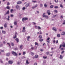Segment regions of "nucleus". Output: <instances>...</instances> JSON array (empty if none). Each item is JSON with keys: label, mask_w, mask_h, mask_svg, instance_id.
I'll return each instance as SVG.
<instances>
[{"label": "nucleus", "mask_w": 65, "mask_h": 65, "mask_svg": "<svg viewBox=\"0 0 65 65\" xmlns=\"http://www.w3.org/2000/svg\"><path fill=\"white\" fill-rule=\"evenodd\" d=\"M12 54L14 55V56H18V54L16 53L15 52H14V51H12Z\"/></svg>", "instance_id": "obj_1"}, {"label": "nucleus", "mask_w": 65, "mask_h": 65, "mask_svg": "<svg viewBox=\"0 0 65 65\" xmlns=\"http://www.w3.org/2000/svg\"><path fill=\"white\" fill-rule=\"evenodd\" d=\"M28 19L27 18H24L22 19V21L23 22H24V21H26V20H28Z\"/></svg>", "instance_id": "obj_2"}, {"label": "nucleus", "mask_w": 65, "mask_h": 65, "mask_svg": "<svg viewBox=\"0 0 65 65\" xmlns=\"http://www.w3.org/2000/svg\"><path fill=\"white\" fill-rule=\"evenodd\" d=\"M18 35V33L17 32H15V35L13 36V38L14 39H15V38H17V35Z\"/></svg>", "instance_id": "obj_3"}, {"label": "nucleus", "mask_w": 65, "mask_h": 65, "mask_svg": "<svg viewBox=\"0 0 65 65\" xmlns=\"http://www.w3.org/2000/svg\"><path fill=\"white\" fill-rule=\"evenodd\" d=\"M44 14H45V13L43 14V17L44 18H45L46 19H48V16H47L45 15H44Z\"/></svg>", "instance_id": "obj_4"}, {"label": "nucleus", "mask_w": 65, "mask_h": 65, "mask_svg": "<svg viewBox=\"0 0 65 65\" xmlns=\"http://www.w3.org/2000/svg\"><path fill=\"white\" fill-rule=\"evenodd\" d=\"M50 12H51V10H47V13L48 14V15H50L51 14V13H50Z\"/></svg>", "instance_id": "obj_5"}, {"label": "nucleus", "mask_w": 65, "mask_h": 65, "mask_svg": "<svg viewBox=\"0 0 65 65\" xmlns=\"http://www.w3.org/2000/svg\"><path fill=\"white\" fill-rule=\"evenodd\" d=\"M16 38L15 40H16L17 43H18L19 42V39L18 38Z\"/></svg>", "instance_id": "obj_6"}, {"label": "nucleus", "mask_w": 65, "mask_h": 65, "mask_svg": "<svg viewBox=\"0 0 65 65\" xmlns=\"http://www.w3.org/2000/svg\"><path fill=\"white\" fill-rule=\"evenodd\" d=\"M16 8L17 9H19V10H20V6H19L17 5L16 6Z\"/></svg>", "instance_id": "obj_7"}, {"label": "nucleus", "mask_w": 65, "mask_h": 65, "mask_svg": "<svg viewBox=\"0 0 65 65\" xmlns=\"http://www.w3.org/2000/svg\"><path fill=\"white\" fill-rule=\"evenodd\" d=\"M62 46H63V47H65V42H64L62 43Z\"/></svg>", "instance_id": "obj_8"}, {"label": "nucleus", "mask_w": 65, "mask_h": 65, "mask_svg": "<svg viewBox=\"0 0 65 65\" xmlns=\"http://www.w3.org/2000/svg\"><path fill=\"white\" fill-rule=\"evenodd\" d=\"M52 29L53 30H54V31H55V32H56V31H57V29H56V27H53Z\"/></svg>", "instance_id": "obj_9"}, {"label": "nucleus", "mask_w": 65, "mask_h": 65, "mask_svg": "<svg viewBox=\"0 0 65 65\" xmlns=\"http://www.w3.org/2000/svg\"><path fill=\"white\" fill-rule=\"evenodd\" d=\"M37 7V5L36 4L35 6H33L32 7V9H34L35 8H36V7Z\"/></svg>", "instance_id": "obj_10"}, {"label": "nucleus", "mask_w": 65, "mask_h": 65, "mask_svg": "<svg viewBox=\"0 0 65 65\" xmlns=\"http://www.w3.org/2000/svg\"><path fill=\"white\" fill-rule=\"evenodd\" d=\"M29 5H30V3H28L25 6L26 7H28L29 6Z\"/></svg>", "instance_id": "obj_11"}, {"label": "nucleus", "mask_w": 65, "mask_h": 65, "mask_svg": "<svg viewBox=\"0 0 65 65\" xmlns=\"http://www.w3.org/2000/svg\"><path fill=\"white\" fill-rule=\"evenodd\" d=\"M22 3V2L21 1H19L17 3V4H21V3Z\"/></svg>", "instance_id": "obj_12"}, {"label": "nucleus", "mask_w": 65, "mask_h": 65, "mask_svg": "<svg viewBox=\"0 0 65 65\" xmlns=\"http://www.w3.org/2000/svg\"><path fill=\"white\" fill-rule=\"evenodd\" d=\"M59 58L61 59H63V56L61 55H60Z\"/></svg>", "instance_id": "obj_13"}, {"label": "nucleus", "mask_w": 65, "mask_h": 65, "mask_svg": "<svg viewBox=\"0 0 65 65\" xmlns=\"http://www.w3.org/2000/svg\"><path fill=\"white\" fill-rule=\"evenodd\" d=\"M2 32L3 33V34H5V33H6V31H5L2 30Z\"/></svg>", "instance_id": "obj_14"}, {"label": "nucleus", "mask_w": 65, "mask_h": 65, "mask_svg": "<svg viewBox=\"0 0 65 65\" xmlns=\"http://www.w3.org/2000/svg\"><path fill=\"white\" fill-rule=\"evenodd\" d=\"M26 63L27 64H29V61H28V60H27L26 61Z\"/></svg>", "instance_id": "obj_15"}, {"label": "nucleus", "mask_w": 65, "mask_h": 65, "mask_svg": "<svg viewBox=\"0 0 65 65\" xmlns=\"http://www.w3.org/2000/svg\"><path fill=\"white\" fill-rule=\"evenodd\" d=\"M7 24H6V23H5L4 25V27H5V28H7Z\"/></svg>", "instance_id": "obj_16"}, {"label": "nucleus", "mask_w": 65, "mask_h": 65, "mask_svg": "<svg viewBox=\"0 0 65 65\" xmlns=\"http://www.w3.org/2000/svg\"><path fill=\"white\" fill-rule=\"evenodd\" d=\"M10 54V53H7L6 54V56H7L8 57V56H9Z\"/></svg>", "instance_id": "obj_17"}, {"label": "nucleus", "mask_w": 65, "mask_h": 65, "mask_svg": "<svg viewBox=\"0 0 65 65\" xmlns=\"http://www.w3.org/2000/svg\"><path fill=\"white\" fill-rule=\"evenodd\" d=\"M13 62L12 61H9V64H12Z\"/></svg>", "instance_id": "obj_18"}, {"label": "nucleus", "mask_w": 65, "mask_h": 65, "mask_svg": "<svg viewBox=\"0 0 65 65\" xmlns=\"http://www.w3.org/2000/svg\"><path fill=\"white\" fill-rule=\"evenodd\" d=\"M54 7V5H51V6H50V8H53Z\"/></svg>", "instance_id": "obj_19"}, {"label": "nucleus", "mask_w": 65, "mask_h": 65, "mask_svg": "<svg viewBox=\"0 0 65 65\" xmlns=\"http://www.w3.org/2000/svg\"><path fill=\"white\" fill-rule=\"evenodd\" d=\"M39 40L40 41H41H41H43V39H39Z\"/></svg>", "instance_id": "obj_20"}, {"label": "nucleus", "mask_w": 65, "mask_h": 65, "mask_svg": "<svg viewBox=\"0 0 65 65\" xmlns=\"http://www.w3.org/2000/svg\"><path fill=\"white\" fill-rule=\"evenodd\" d=\"M34 48V47H32L31 48V49H30V51H32Z\"/></svg>", "instance_id": "obj_21"}, {"label": "nucleus", "mask_w": 65, "mask_h": 65, "mask_svg": "<svg viewBox=\"0 0 65 65\" xmlns=\"http://www.w3.org/2000/svg\"><path fill=\"white\" fill-rule=\"evenodd\" d=\"M39 39H40L41 38H42V36L41 35H40L39 37Z\"/></svg>", "instance_id": "obj_22"}, {"label": "nucleus", "mask_w": 65, "mask_h": 65, "mask_svg": "<svg viewBox=\"0 0 65 65\" xmlns=\"http://www.w3.org/2000/svg\"><path fill=\"white\" fill-rule=\"evenodd\" d=\"M30 53L31 54V55H32V56H33L34 55V53H33L32 52H31Z\"/></svg>", "instance_id": "obj_23"}, {"label": "nucleus", "mask_w": 65, "mask_h": 65, "mask_svg": "<svg viewBox=\"0 0 65 65\" xmlns=\"http://www.w3.org/2000/svg\"><path fill=\"white\" fill-rule=\"evenodd\" d=\"M23 46V45H21L20 46V48H22V47Z\"/></svg>", "instance_id": "obj_24"}, {"label": "nucleus", "mask_w": 65, "mask_h": 65, "mask_svg": "<svg viewBox=\"0 0 65 65\" xmlns=\"http://www.w3.org/2000/svg\"><path fill=\"white\" fill-rule=\"evenodd\" d=\"M11 45L12 46H14V44H13V43H11Z\"/></svg>", "instance_id": "obj_25"}, {"label": "nucleus", "mask_w": 65, "mask_h": 65, "mask_svg": "<svg viewBox=\"0 0 65 65\" xmlns=\"http://www.w3.org/2000/svg\"><path fill=\"white\" fill-rule=\"evenodd\" d=\"M38 57V55H36L35 56V57L36 58H37Z\"/></svg>", "instance_id": "obj_26"}, {"label": "nucleus", "mask_w": 65, "mask_h": 65, "mask_svg": "<svg viewBox=\"0 0 65 65\" xmlns=\"http://www.w3.org/2000/svg\"><path fill=\"white\" fill-rule=\"evenodd\" d=\"M60 7L61 8H63V5L62 4H60Z\"/></svg>", "instance_id": "obj_27"}, {"label": "nucleus", "mask_w": 65, "mask_h": 65, "mask_svg": "<svg viewBox=\"0 0 65 65\" xmlns=\"http://www.w3.org/2000/svg\"><path fill=\"white\" fill-rule=\"evenodd\" d=\"M14 24L15 25H17V22L16 21L14 22Z\"/></svg>", "instance_id": "obj_28"}, {"label": "nucleus", "mask_w": 65, "mask_h": 65, "mask_svg": "<svg viewBox=\"0 0 65 65\" xmlns=\"http://www.w3.org/2000/svg\"><path fill=\"white\" fill-rule=\"evenodd\" d=\"M57 36L58 37H60V34H58Z\"/></svg>", "instance_id": "obj_29"}, {"label": "nucleus", "mask_w": 65, "mask_h": 65, "mask_svg": "<svg viewBox=\"0 0 65 65\" xmlns=\"http://www.w3.org/2000/svg\"><path fill=\"white\" fill-rule=\"evenodd\" d=\"M6 8L8 9H9L10 8V7L9 6H7V7Z\"/></svg>", "instance_id": "obj_30"}, {"label": "nucleus", "mask_w": 65, "mask_h": 65, "mask_svg": "<svg viewBox=\"0 0 65 65\" xmlns=\"http://www.w3.org/2000/svg\"><path fill=\"white\" fill-rule=\"evenodd\" d=\"M43 6V5L42 4H40V7H42Z\"/></svg>", "instance_id": "obj_31"}, {"label": "nucleus", "mask_w": 65, "mask_h": 65, "mask_svg": "<svg viewBox=\"0 0 65 65\" xmlns=\"http://www.w3.org/2000/svg\"><path fill=\"white\" fill-rule=\"evenodd\" d=\"M55 8H58V6H55L54 7Z\"/></svg>", "instance_id": "obj_32"}, {"label": "nucleus", "mask_w": 65, "mask_h": 65, "mask_svg": "<svg viewBox=\"0 0 65 65\" xmlns=\"http://www.w3.org/2000/svg\"><path fill=\"white\" fill-rule=\"evenodd\" d=\"M46 55H48L49 54V52H47L46 53Z\"/></svg>", "instance_id": "obj_33"}, {"label": "nucleus", "mask_w": 65, "mask_h": 65, "mask_svg": "<svg viewBox=\"0 0 65 65\" xmlns=\"http://www.w3.org/2000/svg\"><path fill=\"white\" fill-rule=\"evenodd\" d=\"M6 13H7V14H9V10H8Z\"/></svg>", "instance_id": "obj_34"}, {"label": "nucleus", "mask_w": 65, "mask_h": 65, "mask_svg": "<svg viewBox=\"0 0 65 65\" xmlns=\"http://www.w3.org/2000/svg\"><path fill=\"white\" fill-rule=\"evenodd\" d=\"M35 44L36 45H38V43H37V42H35Z\"/></svg>", "instance_id": "obj_35"}, {"label": "nucleus", "mask_w": 65, "mask_h": 65, "mask_svg": "<svg viewBox=\"0 0 65 65\" xmlns=\"http://www.w3.org/2000/svg\"><path fill=\"white\" fill-rule=\"evenodd\" d=\"M13 9H11L10 12L11 13H12V11H13Z\"/></svg>", "instance_id": "obj_36"}, {"label": "nucleus", "mask_w": 65, "mask_h": 65, "mask_svg": "<svg viewBox=\"0 0 65 65\" xmlns=\"http://www.w3.org/2000/svg\"><path fill=\"white\" fill-rule=\"evenodd\" d=\"M38 29L40 30V29H41V27H40V26H38Z\"/></svg>", "instance_id": "obj_37"}, {"label": "nucleus", "mask_w": 65, "mask_h": 65, "mask_svg": "<svg viewBox=\"0 0 65 65\" xmlns=\"http://www.w3.org/2000/svg\"><path fill=\"white\" fill-rule=\"evenodd\" d=\"M55 1L56 3H57L58 2V0H55Z\"/></svg>", "instance_id": "obj_38"}, {"label": "nucleus", "mask_w": 65, "mask_h": 65, "mask_svg": "<svg viewBox=\"0 0 65 65\" xmlns=\"http://www.w3.org/2000/svg\"><path fill=\"white\" fill-rule=\"evenodd\" d=\"M57 16H58V15L56 14L53 17H54V18H55V17H57Z\"/></svg>", "instance_id": "obj_39"}, {"label": "nucleus", "mask_w": 65, "mask_h": 65, "mask_svg": "<svg viewBox=\"0 0 65 65\" xmlns=\"http://www.w3.org/2000/svg\"><path fill=\"white\" fill-rule=\"evenodd\" d=\"M22 32H25L26 31V30H22Z\"/></svg>", "instance_id": "obj_40"}, {"label": "nucleus", "mask_w": 65, "mask_h": 65, "mask_svg": "<svg viewBox=\"0 0 65 65\" xmlns=\"http://www.w3.org/2000/svg\"><path fill=\"white\" fill-rule=\"evenodd\" d=\"M27 39H30V36H28V37H27Z\"/></svg>", "instance_id": "obj_41"}, {"label": "nucleus", "mask_w": 65, "mask_h": 65, "mask_svg": "<svg viewBox=\"0 0 65 65\" xmlns=\"http://www.w3.org/2000/svg\"><path fill=\"white\" fill-rule=\"evenodd\" d=\"M54 12H56V13H57V12L58 11H57V10H54Z\"/></svg>", "instance_id": "obj_42"}, {"label": "nucleus", "mask_w": 65, "mask_h": 65, "mask_svg": "<svg viewBox=\"0 0 65 65\" xmlns=\"http://www.w3.org/2000/svg\"><path fill=\"white\" fill-rule=\"evenodd\" d=\"M43 58H44V59H46L47 57H46L43 56Z\"/></svg>", "instance_id": "obj_43"}, {"label": "nucleus", "mask_w": 65, "mask_h": 65, "mask_svg": "<svg viewBox=\"0 0 65 65\" xmlns=\"http://www.w3.org/2000/svg\"><path fill=\"white\" fill-rule=\"evenodd\" d=\"M0 62H1V63H3V61L1 60H0Z\"/></svg>", "instance_id": "obj_44"}, {"label": "nucleus", "mask_w": 65, "mask_h": 65, "mask_svg": "<svg viewBox=\"0 0 65 65\" xmlns=\"http://www.w3.org/2000/svg\"><path fill=\"white\" fill-rule=\"evenodd\" d=\"M25 54H26V53H25V52H23V55H25Z\"/></svg>", "instance_id": "obj_45"}, {"label": "nucleus", "mask_w": 65, "mask_h": 65, "mask_svg": "<svg viewBox=\"0 0 65 65\" xmlns=\"http://www.w3.org/2000/svg\"><path fill=\"white\" fill-rule=\"evenodd\" d=\"M65 52V51H62L61 53V54H63V53H64Z\"/></svg>", "instance_id": "obj_46"}, {"label": "nucleus", "mask_w": 65, "mask_h": 65, "mask_svg": "<svg viewBox=\"0 0 65 65\" xmlns=\"http://www.w3.org/2000/svg\"><path fill=\"white\" fill-rule=\"evenodd\" d=\"M3 45V44H0V47H1V46H2Z\"/></svg>", "instance_id": "obj_47"}, {"label": "nucleus", "mask_w": 65, "mask_h": 65, "mask_svg": "<svg viewBox=\"0 0 65 65\" xmlns=\"http://www.w3.org/2000/svg\"><path fill=\"white\" fill-rule=\"evenodd\" d=\"M61 47H62V44L60 45V46L59 47V48H61Z\"/></svg>", "instance_id": "obj_48"}, {"label": "nucleus", "mask_w": 65, "mask_h": 65, "mask_svg": "<svg viewBox=\"0 0 65 65\" xmlns=\"http://www.w3.org/2000/svg\"><path fill=\"white\" fill-rule=\"evenodd\" d=\"M25 9H26V8L25 7H24L22 8L23 10H25Z\"/></svg>", "instance_id": "obj_49"}, {"label": "nucleus", "mask_w": 65, "mask_h": 65, "mask_svg": "<svg viewBox=\"0 0 65 65\" xmlns=\"http://www.w3.org/2000/svg\"><path fill=\"white\" fill-rule=\"evenodd\" d=\"M34 65H37V63L36 62L35 63Z\"/></svg>", "instance_id": "obj_50"}, {"label": "nucleus", "mask_w": 65, "mask_h": 65, "mask_svg": "<svg viewBox=\"0 0 65 65\" xmlns=\"http://www.w3.org/2000/svg\"><path fill=\"white\" fill-rule=\"evenodd\" d=\"M10 4L9 3V2H8L7 4V5H10Z\"/></svg>", "instance_id": "obj_51"}, {"label": "nucleus", "mask_w": 65, "mask_h": 65, "mask_svg": "<svg viewBox=\"0 0 65 65\" xmlns=\"http://www.w3.org/2000/svg\"><path fill=\"white\" fill-rule=\"evenodd\" d=\"M15 50H18V48L16 47L14 48Z\"/></svg>", "instance_id": "obj_52"}, {"label": "nucleus", "mask_w": 65, "mask_h": 65, "mask_svg": "<svg viewBox=\"0 0 65 65\" xmlns=\"http://www.w3.org/2000/svg\"><path fill=\"white\" fill-rule=\"evenodd\" d=\"M25 29H26V28L25 27H24L23 28V30H25Z\"/></svg>", "instance_id": "obj_53"}, {"label": "nucleus", "mask_w": 65, "mask_h": 65, "mask_svg": "<svg viewBox=\"0 0 65 65\" xmlns=\"http://www.w3.org/2000/svg\"><path fill=\"white\" fill-rule=\"evenodd\" d=\"M40 34H42V32L41 31H40Z\"/></svg>", "instance_id": "obj_54"}, {"label": "nucleus", "mask_w": 65, "mask_h": 65, "mask_svg": "<svg viewBox=\"0 0 65 65\" xmlns=\"http://www.w3.org/2000/svg\"><path fill=\"white\" fill-rule=\"evenodd\" d=\"M44 6L45 7H46L47 6V5H46L45 4L44 5Z\"/></svg>", "instance_id": "obj_55"}, {"label": "nucleus", "mask_w": 65, "mask_h": 65, "mask_svg": "<svg viewBox=\"0 0 65 65\" xmlns=\"http://www.w3.org/2000/svg\"><path fill=\"white\" fill-rule=\"evenodd\" d=\"M56 43H58V40H57L56 41Z\"/></svg>", "instance_id": "obj_56"}, {"label": "nucleus", "mask_w": 65, "mask_h": 65, "mask_svg": "<svg viewBox=\"0 0 65 65\" xmlns=\"http://www.w3.org/2000/svg\"><path fill=\"white\" fill-rule=\"evenodd\" d=\"M0 28L1 29H3V27H0Z\"/></svg>", "instance_id": "obj_57"}, {"label": "nucleus", "mask_w": 65, "mask_h": 65, "mask_svg": "<svg viewBox=\"0 0 65 65\" xmlns=\"http://www.w3.org/2000/svg\"><path fill=\"white\" fill-rule=\"evenodd\" d=\"M50 38H47V40H50Z\"/></svg>", "instance_id": "obj_58"}, {"label": "nucleus", "mask_w": 65, "mask_h": 65, "mask_svg": "<svg viewBox=\"0 0 65 65\" xmlns=\"http://www.w3.org/2000/svg\"><path fill=\"white\" fill-rule=\"evenodd\" d=\"M53 43H54V44L55 43V40H54L53 41Z\"/></svg>", "instance_id": "obj_59"}, {"label": "nucleus", "mask_w": 65, "mask_h": 65, "mask_svg": "<svg viewBox=\"0 0 65 65\" xmlns=\"http://www.w3.org/2000/svg\"><path fill=\"white\" fill-rule=\"evenodd\" d=\"M40 51H41V52H43V50L42 49H41L40 50Z\"/></svg>", "instance_id": "obj_60"}, {"label": "nucleus", "mask_w": 65, "mask_h": 65, "mask_svg": "<svg viewBox=\"0 0 65 65\" xmlns=\"http://www.w3.org/2000/svg\"><path fill=\"white\" fill-rule=\"evenodd\" d=\"M60 18H61L62 19H63V17L61 15V16L60 17Z\"/></svg>", "instance_id": "obj_61"}, {"label": "nucleus", "mask_w": 65, "mask_h": 65, "mask_svg": "<svg viewBox=\"0 0 65 65\" xmlns=\"http://www.w3.org/2000/svg\"><path fill=\"white\" fill-rule=\"evenodd\" d=\"M61 35H65V34H61Z\"/></svg>", "instance_id": "obj_62"}, {"label": "nucleus", "mask_w": 65, "mask_h": 65, "mask_svg": "<svg viewBox=\"0 0 65 65\" xmlns=\"http://www.w3.org/2000/svg\"><path fill=\"white\" fill-rule=\"evenodd\" d=\"M62 25H65V22H64L63 23Z\"/></svg>", "instance_id": "obj_63"}, {"label": "nucleus", "mask_w": 65, "mask_h": 65, "mask_svg": "<svg viewBox=\"0 0 65 65\" xmlns=\"http://www.w3.org/2000/svg\"><path fill=\"white\" fill-rule=\"evenodd\" d=\"M62 33H63V34H65V32L63 31L62 32Z\"/></svg>", "instance_id": "obj_64"}]
</instances>
